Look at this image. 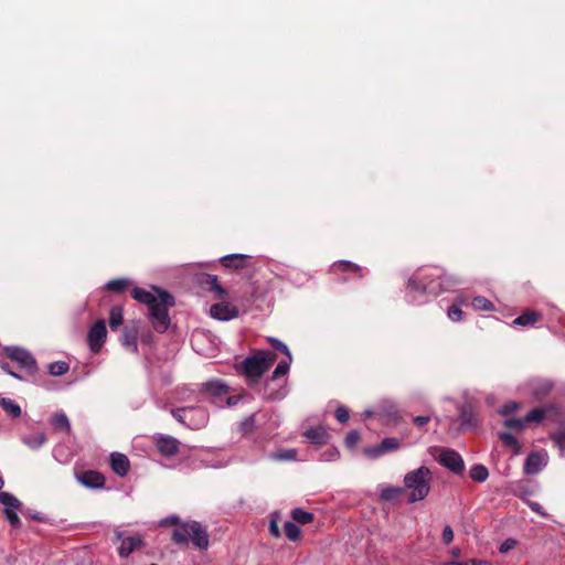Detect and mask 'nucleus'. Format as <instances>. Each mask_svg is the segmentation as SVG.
<instances>
[{
  "label": "nucleus",
  "mask_w": 565,
  "mask_h": 565,
  "mask_svg": "<svg viewBox=\"0 0 565 565\" xmlns=\"http://www.w3.org/2000/svg\"><path fill=\"white\" fill-rule=\"evenodd\" d=\"M460 285V280L437 267L423 268L407 281L406 296L411 303L424 305L430 297H437Z\"/></svg>",
  "instance_id": "nucleus-1"
},
{
  "label": "nucleus",
  "mask_w": 565,
  "mask_h": 565,
  "mask_svg": "<svg viewBox=\"0 0 565 565\" xmlns=\"http://www.w3.org/2000/svg\"><path fill=\"white\" fill-rule=\"evenodd\" d=\"M132 298L148 307L149 319L153 329L160 333L166 332L170 326L168 309L174 305L173 297L158 289L149 291L136 287L132 289Z\"/></svg>",
  "instance_id": "nucleus-2"
},
{
  "label": "nucleus",
  "mask_w": 565,
  "mask_h": 565,
  "mask_svg": "<svg viewBox=\"0 0 565 565\" xmlns=\"http://www.w3.org/2000/svg\"><path fill=\"white\" fill-rule=\"evenodd\" d=\"M433 473L426 466H420L404 476L403 489L407 492V501L415 503L424 500L430 492Z\"/></svg>",
  "instance_id": "nucleus-3"
},
{
  "label": "nucleus",
  "mask_w": 565,
  "mask_h": 565,
  "mask_svg": "<svg viewBox=\"0 0 565 565\" xmlns=\"http://www.w3.org/2000/svg\"><path fill=\"white\" fill-rule=\"evenodd\" d=\"M172 417L190 429H201L209 423V412L202 406H184L170 409Z\"/></svg>",
  "instance_id": "nucleus-4"
},
{
  "label": "nucleus",
  "mask_w": 565,
  "mask_h": 565,
  "mask_svg": "<svg viewBox=\"0 0 565 565\" xmlns=\"http://www.w3.org/2000/svg\"><path fill=\"white\" fill-rule=\"evenodd\" d=\"M276 355L270 351H257L253 355L246 358L242 364V371L249 377H260L274 363Z\"/></svg>",
  "instance_id": "nucleus-5"
},
{
  "label": "nucleus",
  "mask_w": 565,
  "mask_h": 565,
  "mask_svg": "<svg viewBox=\"0 0 565 565\" xmlns=\"http://www.w3.org/2000/svg\"><path fill=\"white\" fill-rule=\"evenodd\" d=\"M6 355L17 362L21 370L29 375H34L38 372V365L32 354L20 347H7L4 349Z\"/></svg>",
  "instance_id": "nucleus-6"
},
{
  "label": "nucleus",
  "mask_w": 565,
  "mask_h": 565,
  "mask_svg": "<svg viewBox=\"0 0 565 565\" xmlns=\"http://www.w3.org/2000/svg\"><path fill=\"white\" fill-rule=\"evenodd\" d=\"M107 338V329L104 320L95 322L88 331L87 343L93 353L99 352Z\"/></svg>",
  "instance_id": "nucleus-7"
},
{
  "label": "nucleus",
  "mask_w": 565,
  "mask_h": 565,
  "mask_svg": "<svg viewBox=\"0 0 565 565\" xmlns=\"http://www.w3.org/2000/svg\"><path fill=\"white\" fill-rule=\"evenodd\" d=\"M438 461L454 473H461L465 469L463 459L452 449H443L438 456Z\"/></svg>",
  "instance_id": "nucleus-8"
},
{
  "label": "nucleus",
  "mask_w": 565,
  "mask_h": 565,
  "mask_svg": "<svg viewBox=\"0 0 565 565\" xmlns=\"http://www.w3.org/2000/svg\"><path fill=\"white\" fill-rule=\"evenodd\" d=\"M116 540L120 542L118 554L121 558L128 557L135 550L141 546L142 540L139 535L125 536L124 532L117 531Z\"/></svg>",
  "instance_id": "nucleus-9"
},
{
  "label": "nucleus",
  "mask_w": 565,
  "mask_h": 565,
  "mask_svg": "<svg viewBox=\"0 0 565 565\" xmlns=\"http://www.w3.org/2000/svg\"><path fill=\"white\" fill-rule=\"evenodd\" d=\"M401 441L397 438L388 437L384 438L380 445L373 447H366L364 455L371 459L379 458L387 452L395 451L399 448Z\"/></svg>",
  "instance_id": "nucleus-10"
},
{
  "label": "nucleus",
  "mask_w": 565,
  "mask_h": 565,
  "mask_svg": "<svg viewBox=\"0 0 565 565\" xmlns=\"http://www.w3.org/2000/svg\"><path fill=\"white\" fill-rule=\"evenodd\" d=\"M210 315L216 320L228 321L238 316V309L231 302L222 301L210 308Z\"/></svg>",
  "instance_id": "nucleus-11"
},
{
  "label": "nucleus",
  "mask_w": 565,
  "mask_h": 565,
  "mask_svg": "<svg viewBox=\"0 0 565 565\" xmlns=\"http://www.w3.org/2000/svg\"><path fill=\"white\" fill-rule=\"evenodd\" d=\"M201 392L206 393L212 398V403H217L218 398L230 393V387L221 380H211L202 384Z\"/></svg>",
  "instance_id": "nucleus-12"
},
{
  "label": "nucleus",
  "mask_w": 565,
  "mask_h": 565,
  "mask_svg": "<svg viewBox=\"0 0 565 565\" xmlns=\"http://www.w3.org/2000/svg\"><path fill=\"white\" fill-rule=\"evenodd\" d=\"M190 539L193 545L199 550H207L210 545L206 530L196 521H191Z\"/></svg>",
  "instance_id": "nucleus-13"
},
{
  "label": "nucleus",
  "mask_w": 565,
  "mask_h": 565,
  "mask_svg": "<svg viewBox=\"0 0 565 565\" xmlns=\"http://www.w3.org/2000/svg\"><path fill=\"white\" fill-rule=\"evenodd\" d=\"M140 331V322L134 321L130 326L125 327L121 335V344L130 349L131 352L138 353V335Z\"/></svg>",
  "instance_id": "nucleus-14"
},
{
  "label": "nucleus",
  "mask_w": 565,
  "mask_h": 565,
  "mask_svg": "<svg viewBox=\"0 0 565 565\" xmlns=\"http://www.w3.org/2000/svg\"><path fill=\"white\" fill-rule=\"evenodd\" d=\"M546 452H531L525 461L524 471L526 475H536L547 465Z\"/></svg>",
  "instance_id": "nucleus-15"
},
{
  "label": "nucleus",
  "mask_w": 565,
  "mask_h": 565,
  "mask_svg": "<svg viewBox=\"0 0 565 565\" xmlns=\"http://www.w3.org/2000/svg\"><path fill=\"white\" fill-rule=\"evenodd\" d=\"M179 440L172 436L159 435L156 438L158 450L164 456H173L179 451Z\"/></svg>",
  "instance_id": "nucleus-16"
},
{
  "label": "nucleus",
  "mask_w": 565,
  "mask_h": 565,
  "mask_svg": "<svg viewBox=\"0 0 565 565\" xmlns=\"http://www.w3.org/2000/svg\"><path fill=\"white\" fill-rule=\"evenodd\" d=\"M81 484L89 489H100L105 486V478L97 471L88 470L77 476Z\"/></svg>",
  "instance_id": "nucleus-17"
},
{
  "label": "nucleus",
  "mask_w": 565,
  "mask_h": 565,
  "mask_svg": "<svg viewBox=\"0 0 565 565\" xmlns=\"http://www.w3.org/2000/svg\"><path fill=\"white\" fill-rule=\"evenodd\" d=\"M110 467L116 475L119 477H125L130 469V462L126 455L120 452H113L110 455Z\"/></svg>",
  "instance_id": "nucleus-18"
},
{
  "label": "nucleus",
  "mask_w": 565,
  "mask_h": 565,
  "mask_svg": "<svg viewBox=\"0 0 565 565\" xmlns=\"http://www.w3.org/2000/svg\"><path fill=\"white\" fill-rule=\"evenodd\" d=\"M0 406L2 411L12 419L19 418L22 415L20 405L12 398L0 397Z\"/></svg>",
  "instance_id": "nucleus-19"
},
{
  "label": "nucleus",
  "mask_w": 565,
  "mask_h": 565,
  "mask_svg": "<svg viewBox=\"0 0 565 565\" xmlns=\"http://www.w3.org/2000/svg\"><path fill=\"white\" fill-rule=\"evenodd\" d=\"M246 255L243 254H231L221 257V263L226 268H243L245 266Z\"/></svg>",
  "instance_id": "nucleus-20"
},
{
  "label": "nucleus",
  "mask_w": 565,
  "mask_h": 565,
  "mask_svg": "<svg viewBox=\"0 0 565 565\" xmlns=\"http://www.w3.org/2000/svg\"><path fill=\"white\" fill-rule=\"evenodd\" d=\"M22 443L30 449L38 450L46 443V435L44 433L25 435L22 437Z\"/></svg>",
  "instance_id": "nucleus-21"
},
{
  "label": "nucleus",
  "mask_w": 565,
  "mask_h": 565,
  "mask_svg": "<svg viewBox=\"0 0 565 565\" xmlns=\"http://www.w3.org/2000/svg\"><path fill=\"white\" fill-rule=\"evenodd\" d=\"M541 319V313L537 311H525L513 320L514 326L529 327L533 326Z\"/></svg>",
  "instance_id": "nucleus-22"
},
{
  "label": "nucleus",
  "mask_w": 565,
  "mask_h": 565,
  "mask_svg": "<svg viewBox=\"0 0 565 565\" xmlns=\"http://www.w3.org/2000/svg\"><path fill=\"white\" fill-rule=\"evenodd\" d=\"M305 436L313 444H324L328 439V433L323 427H313L306 430Z\"/></svg>",
  "instance_id": "nucleus-23"
},
{
  "label": "nucleus",
  "mask_w": 565,
  "mask_h": 565,
  "mask_svg": "<svg viewBox=\"0 0 565 565\" xmlns=\"http://www.w3.org/2000/svg\"><path fill=\"white\" fill-rule=\"evenodd\" d=\"M191 522L181 524L173 531L172 540L178 544H186L190 539Z\"/></svg>",
  "instance_id": "nucleus-24"
},
{
  "label": "nucleus",
  "mask_w": 565,
  "mask_h": 565,
  "mask_svg": "<svg viewBox=\"0 0 565 565\" xmlns=\"http://www.w3.org/2000/svg\"><path fill=\"white\" fill-rule=\"evenodd\" d=\"M470 306L476 311H493L494 310V305L489 299H487L486 297H482V296L475 297L471 300Z\"/></svg>",
  "instance_id": "nucleus-25"
},
{
  "label": "nucleus",
  "mask_w": 565,
  "mask_h": 565,
  "mask_svg": "<svg viewBox=\"0 0 565 565\" xmlns=\"http://www.w3.org/2000/svg\"><path fill=\"white\" fill-rule=\"evenodd\" d=\"M499 438L502 440L504 446L509 447L513 451L514 455L520 454L521 445L511 433H508V431L500 433Z\"/></svg>",
  "instance_id": "nucleus-26"
},
{
  "label": "nucleus",
  "mask_w": 565,
  "mask_h": 565,
  "mask_svg": "<svg viewBox=\"0 0 565 565\" xmlns=\"http://www.w3.org/2000/svg\"><path fill=\"white\" fill-rule=\"evenodd\" d=\"M51 423H52L53 427L57 430L68 431L71 429L70 420L64 413H56L52 417Z\"/></svg>",
  "instance_id": "nucleus-27"
},
{
  "label": "nucleus",
  "mask_w": 565,
  "mask_h": 565,
  "mask_svg": "<svg viewBox=\"0 0 565 565\" xmlns=\"http://www.w3.org/2000/svg\"><path fill=\"white\" fill-rule=\"evenodd\" d=\"M0 503L4 505V509H19L21 502L11 493L0 491Z\"/></svg>",
  "instance_id": "nucleus-28"
},
{
  "label": "nucleus",
  "mask_w": 565,
  "mask_h": 565,
  "mask_svg": "<svg viewBox=\"0 0 565 565\" xmlns=\"http://www.w3.org/2000/svg\"><path fill=\"white\" fill-rule=\"evenodd\" d=\"M470 478L477 482H483L487 480L489 472L488 469L482 465H475L469 471Z\"/></svg>",
  "instance_id": "nucleus-29"
},
{
  "label": "nucleus",
  "mask_w": 565,
  "mask_h": 565,
  "mask_svg": "<svg viewBox=\"0 0 565 565\" xmlns=\"http://www.w3.org/2000/svg\"><path fill=\"white\" fill-rule=\"evenodd\" d=\"M122 323V308L119 306H115L110 309L109 312V326L111 330L118 329V327Z\"/></svg>",
  "instance_id": "nucleus-30"
},
{
  "label": "nucleus",
  "mask_w": 565,
  "mask_h": 565,
  "mask_svg": "<svg viewBox=\"0 0 565 565\" xmlns=\"http://www.w3.org/2000/svg\"><path fill=\"white\" fill-rule=\"evenodd\" d=\"M49 373L53 376H61L70 370L68 363L64 361L52 362L47 365Z\"/></svg>",
  "instance_id": "nucleus-31"
},
{
  "label": "nucleus",
  "mask_w": 565,
  "mask_h": 565,
  "mask_svg": "<svg viewBox=\"0 0 565 565\" xmlns=\"http://www.w3.org/2000/svg\"><path fill=\"white\" fill-rule=\"evenodd\" d=\"M292 362V355L289 354V356H286L285 360H281L275 371L273 372V379H278L280 376L286 375L289 372L290 364Z\"/></svg>",
  "instance_id": "nucleus-32"
},
{
  "label": "nucleus",
  "mask_w": 565,
  "mask_h": 565,
  "mask_svg": "<svg viewBox=\"0 0 565 565\" xmlns=\"http://www.w3.org/2000/svg\"><path fill=\"white\" fill-rule=\"evenodd\" d=\"M129 284L130 281L127 278H118L109 280L106 284V288L113 292H121L129 286Z\"/></svg>",
  "instance_id": "nucleus-33"
},
{
  "label": "nucleus",
  "mask_w": 565,
  "mask_h": 565,
  "mask_svg": "<svg viewBox=\"0 0 565 565\" xmlns=\"http://www.w3.org/2000/svg\"><path fill=\"white\" fill-rule=\"evenodd\" d=\"M547 411L548 409L545 407L533 408L525 415V417H524L525 424L533 423V422H536V423L541 422L545 417Z\"/></svg>",
  "instance_id": "nucleus-34"
},
{
  "label": "nucleus",
  "mask_w": 565,
  "mask_h": 565,
  "mask_svg": "<svg viewBox=\"0 0 565 565\" xmlns=\"http://www.w3.org/2000/svg\"><path fill=\"white\" fill-rule=\"evenodd\" d=\"M292 519L300 524H308L313 520V514L302 509H295L291 512Z\"/></svg>",
  "instance_id": "nucleus-35"
},
{
  "label": "nucleus",
  "mask_w": 565,
  "mask_h": 565,
  "mask_svg": "<svg viewBox=\"0 0 565 565\" xmlns=\"http://www.w3.org/2000/svg\"><path fill=\"white\" fill-rule=\"evenodd\" d=\"M551 439L555 444V446L559 449L561 454L565 452V426L561 428L558 431L554 433L551 436Z\"/></svg>",
  "instance_id": "nucleus-36"
},
{
  "label": "nucleus",
  "mask_w": 565,
  "mask_h": 565,
  "mask_svg": "<svg viewBox=\"0 0 565 565\" xmlns=\"http://www.w3.org/2000/svg\"><path fill=\"white\" fill-rule=\"evenodd\" d=\"M284 530H285L286 536L291 541H296L300 536V529L294 522H290V521L286 522Z\"/></svg>",
  "instance_id": "nucleus-37"
},
{
  "label": "nucleus",
  "mask_w": 565,
  "mask_h": 565,
  "mask_svg": "<svg viewBox=\"0 0 565 565\" xmlns=\"http://www.w3.org/2000/svg\"><path fill=\"white\" fill-rule=\"evenodd\" d=\"M461 427L469 429L473 426V413L469 408H462L460 411Z\"/></svg>",
  "instance_id": "nucleus-38"
},
{
  "label": "nucleus",
  "mask_w": 565,
  "mask_h": 565,
  "mask_svg": "<svg viewBox=\"0 0 565 565\" xmlns=\"http://www.w3.org/2000/svg\"><path fill=\"white\" fill-rule=\"evenodd\" d=\"M463 316H465V313L461 310V308H459L458 305H451L447 310V317L452 322H459V321L463 320Z\"/></svg>",
  "instance_id": "nucleus-39"
},
{
  "label": "nucleus",
  "mask_w": 565,
  "mask_h": 565,
  "mask_svg": "<svg viewBox=\"0 0 565 565\" xmlns=\"http://www.w3.org/2000/svg\"><path fill=\"white\" fill-rule=\"evenodd\" d=\"M382 412L394 422L398 418V408L394 403L385 402L382 406Z\"/></svg>",
  "instance_id": "nucleus-40"
},
{
  "label": "nucleus",
  "mask_w": 565,
  "mask_h": 565,
  "mask_svg": "<svg viewBox=\"0 0 565 565\" xmlns=\"http://www.w3.org/2000/svg\"><path fill=\"white\" fill-rule=\"evenodd\" d=\"M503 424L505 427H508L510 429L521 430L525 426V420H524V418L511 417V418H507L503 422Z\"/></svg>",
  "instance_id": "nucleus-41"
},
{
  "label": "nucleus",
  "mask_w": 565,
  "mask_h": 565,
  "mask_svg": "<svg viewBox=\"0 0 565 565\" xmlns=\"http://www.w3.org/2000/svg\"><path fill=\"white\" fill-rule=\"evenodd\" d=\"M402 492H404L403 487L396 488V487H388L382 490V498L385 500H393L396 497H398Z\"/></svg>",
  "instance_id": "nucleus-42"
},
{
  "label": "nucleus",
  "mask_w": 565,
  "mask_h": 565,
  "mask_svg": "<svg viewBox=\"0 0 565 565\" xmlns=\"http://www.w3.org/2000/svg\"><path fill=\"white\" fill-rule=\"evenodd\" d=\"M268 342L271 344V347L275 350L280 351L286 356H289V354H291V352L288 349V347L284 342H281L280 340L270 337V338H268Z\"/></svg>",
  "instance_id": "nucleus-43"
},
{
  "label": "nucleus",
  "mask_w": 565,
  "mask_h": 565,
  "mask_svg": "<svg viewBox=\"0 0 565 565\" xmlns=\"http://www.w3.org/2000/svg\"><path fill=\"white\" fill-rule=\"evenodd\" d=\"M270 458L276 460H294L296 458V450L289 449L281 452H274L270 455Z\"/></svg>",
  "instance_id": "nucleus-44"
},
{
  "label": "nucleus",
  "mask_w": 565,
  "mask_h": 565,
  "mask_svg": "<svg viewBox=\"0 0 565 565\" xmlns=\"http://www.w3.org/2000/svg\"><path fill=\"white\" fill-rule=\"evenodd\" d=\"M359 441H360V435L355 430L350 431L347 435L345 440H344L345 446L350 449H353L358 445Z\"/></svg>",
  "instance_id": "nucleus-45"
},
{
  "label": "nucleus",
  "mask_w": 565,
  "mask_h": 565,
  "mask_svg": "<svg viewBox=\"0 0 565 565\" xmlns=\"http://www.w3.org/2000/svg\"><path fill=\"white\" fill-rule=\"evenodd\" d=\"M210 289L215 292L218 297L225 294V290L218 284L216 276H209Z\"/></svg>",
  "instance_id": "nucleus-46"
},
{
  "label": "nucleus",
  "mask_w": 565,
  "mask_h": 565,
  "mask_svg": "<svg viewBox=\"0 0 565 565\" xmlns=\"http://www.w3.org/2000/svg\"><path fill=\"white\" fill-rule=\"evenodd\" d=\"M17 509H4V514L7 520L10 522L13 526L20 525V519L15 512Z\"/></svg>",
  "instance_id": "nucleus-47"
},
{
  "label": "nucleus",
  "mask_w": 565,
  "mask_h": 565,
  "mask_svg": "<svg viewBox=\"0 0 565 565\" xmlns=\"http://www.w3.org/2000/svg\"><path fill=\"white\" fill-rule=\"evenodd\" d=\"M323 461H333L340 457V452L337 448H330L321 455Z\"/></svg>",
  "instance_id": "nucleus-48"
},
{
  "label": "nucleus",
  "mask_w": 565,
  "mask_h": 565,
  "mask_svg": "<svg viewBox=\"0 0 565 565\" xmlns=\"http://www.w3.org/2000/svg\"><path fill=\"white\" fill-rule=\"evenodd\" d=\"M520 407V404L516 402H508L500 409V414L507 416L513 412H515Z\"/></svg>",
  "instance_id": "nucleus-49"
},
{
  "label": "nucleus",
  "mask_w": 565,
  "mask_h": 565,
  "mask_svg": "<svg viewBox=\"0 0 565 565\" xmlns=\"http://www.w3.org/2000/svg\"><path fill=\"white\" fill-rule=\"evenodd\" d=\"M349 411L344 406H339L335 409V418L340 423H347L349 420Z\"/></svg>",
  "instance_id": "nucleus-50"
},
{
  "label": "nucleus",
  "mask_w": 565,
  "mask_h": 565,
  "mask_svg": "<svg viewBox=\"0 0 565 565\" xmlns=\"http://www.w3.org/2000/svg\"><path fill=\"white\" fill-rule=\"evenodd\" d=\"M516 543L518 542L514 539H507L505 541H503L501 543V545L499 547L500 553L504 554V553L509 552L510 550L515 547Z\"/></svg>",
  "instance_id": "nucleus-51"
},
{
  "label": "nucleus",
  "mask_w": 565,
  "mask_h": 565,
  "mask_svg": "<svg viewBox=\"0 0 565 565\" xmlns=\"http://www.w3.org/2000/svg\"><path fill=\"white\" fill-rule=\"evenodd\" d=\"M334 267H339V268H343L344 270H352V271H358L360 270V267L356 265V264H353L351 262H348V260H341L337 264L333 265Z\"/></svg>",
  "instance_id": "nucleus-52"
},
{
  "label": "nucleus",
  "mask_w": 565,
  "mask_h": 565,
  "mask_svg": "<svg viewBox=\"0 0 565 565\" xmlns=\"http://www.w3.org/2000/svg\"><path fill=\"white\" fill-rule=\"evenodd\" d=\"M254 427H255V418H254V416H249V417L245 418L242 422V430L244 433L253 431Z\"/></svg>",
  "instance_id": "nucleus-53"
},
{
  "label": "nucleus",
  "mask_w": 565,
  "mask_h": 565,
  "mask_svg": "<svg viewBox=\"0 0 565 565\" xmlns=\"http://www.w3.org/2000/svg\"><path fill=\"white\" fill-rule=\"evenodd\" d=\"M452 540H454V531L449 525H447L444 527V531H443V541L445 544H449L452 542Z\"/></svg>",
  "instance_id": "nucleus-54"
},
{
  "label": "nucleus",
  "mask_w": 565,
  "mask_h": 565,
  "mask_svg": "<svg viewBox=\"0 0 565 565\" xmlns=\"http://www.w3.org/2000/svg\"><path fill=\"white\" fill-rule=\"evenodd\" d=\"M0 367H1V369H2L7 374L11 375L12 377H14V379H17V380H20V381H21V380H23V377H22L20 374H18V373L13 372V371L10 369V366H9V364H8L7 362H2V361H1V362H0Z\"/></svg>",
  "instance_id": "nucleus-55"
},
{
  "label": "nucleus",
  "mask_w": 565,
  "mask_h": 565,
  "mask_svg": "<svg viewBox=\"0 0 565 565\" xmlns=\"http://www.w3.org/2000/svg\"><path fill=\"white\" fill-rule=\"evenodd\" d=\"M429 420H430V417H429V416H415V417L413 418V423H414L417 427H419V428H422V427H424L426 424H428V423H429Z\"/></svg>",
  "instance_id": "nucleus-56"
},
{
  "label": "nucleus",
  "mask_w": 565,
  "mask_h": 565,
  "mask_svg": "<svg viewBox=\"0 0 565 565\" xmlns=\"http://www.w3.org/2000/svg\"><path fill=\"white\" fill-rule=\"evenodd\" d=\"M452 305H458L459 308H461V306H468L470 305L469 302V297L467 295H458L456 297V299L454 300V303Z\"/></svg>",
  "instance_id": "nucleus-57"
},
{
  "label": "nucleus",
  "mask_w": 565,
  "mask_h": 565,
  "mask_svg": "<svg viewBox=\"0 0 565 565\" xmlns=\"http://www.w3.org/2000/svg\"><path fill=\"white\" fill-rule=\"evenodd\" d=\"M551 385L548 383H544L541 388H533V394L535 396H540L541 394H545L550 391Z\"/></svg>",
  "instance_id": "nucleus-58"
},
{
  "label": "nucleus",
  "mask_w": 565,
  "mask_h": 565,
  "mask_svg": "<svg viewBox=\"0 0 565 565\" xmlns=\"http://www.w3.org/2000/svg\"><path fill=\"white\" fill-rule=\"evenodd\" d=\"M178 521H179L178 516L171 515V516H168V518L161 520L160 524L161 525H172V524H177Z\"/></svg>",
  "instance_id": "nucleus-59"
},
{
  "label": "nucleus",
  "mask_w": 565,
  "mask_h": 565,
  "mask_svg": "<svg viewBox=\"0 0 565 565\" xmlns=\"http://www.w3.org/2000/svg\"><path fill=\"white\" fill-rule=\"evenodd\" d=\"M529 507L531 508L532 511L539 513L542 516H545V513L543 512V510H542V508H541V505L539 503L530 502Z\"/></svg>",
  "instance_id": "nucleus-60"
},
{
  "label": "nucleus",
  "mask_w": 565,
  "mask_h": 565,
  "mask_svg": "<svg viewBox=\"0 0 565 565\" xmlns=\"http://www.w3.org/2000/svg\"><path fill=\"white\" fill-rule=\"evenodd\" d=\"M140 340L145 344H151L153 341V337L150 332L142 333Z\"/></svg>",
  "instance_id": "nucleus-61"
},
{
  "label": "nucleus",
  "mask_w": 565,
  "mask_h": 565,
  "mask_svg": "<svg viewBox=\"0 0 565 565\" xmlns=\"http://www.w3.org/2000/svg\"><path fill=\"white\" fill-rule=\"evenodd\" d=\"M241 397L239 396H228L226 398V405L227 406H235L238 404Z\"/></svg>",
  "instance_id": "nucleus-62"
},
{
  "label": "nucleus",
  "mask_w": 565,
  "mask_h": 565,
  "mask_svg": "<svg viewBox=\"0 0 565 565\" xmlns=\"http://www.w3.org/2000/svg\"><path fill=\"white\" fill-rule=\"evenodd\" d=\"M468 565H492V564L488 561L470 559V561H468Z\"/></svg>",
  "instance_id": "nucleus-63"
},
{
  "label": "nucleus",
  "mask_w": 565,
  "mask_h": 565,
  "mask_svg": "<svg viewBox=\"0 0 565 565\" xmlns=\"http://www.w3.org/2000/svg\"><path fill=\"white\" fill-rule=\"evenodd\" d=\"M228 462H230V460L217 461V462H210L209 466L213 467V468H223V467L227 466Z\"/></svg>",
  "instance_id": "nucleus-64"
}]
</instances>
